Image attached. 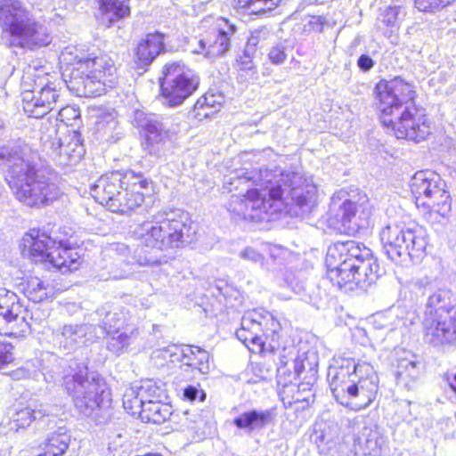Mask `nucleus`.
Returning a JSON list of instances; mask_svg holds the SVG:
<instances>
[{"label":"nucleus","mask_w":456,"mask_h":456,"mask_svg":"<svg viewBox=\"0 0 456 456\" xmlns=\"http://www.w3.org/2000/svg\"><path fill=\"white\" fill-rule=\"evenodd\" d=\"M324 18L322 16H310L305 20V32H322L323 29Z\"/></svg>","instance_id":"obj_52"},{"label":"nucleus","mask_w":456,"mask_h":456,"mask_svg":"<svg viewBox=\"0 0 456 456\" xmlns=\"http://www.w3.org/2000/svg\"><path fill=\"white\" fill-rule=\"evenodd\" d=\"M267 33L268 31L265 28L254 30L248 39L244 53H254L256 51V46L259 44L261 39L265 38Z\"/></svg>","instance_id":"obj_50"},{"label":"nucleus","mask_w":456,"mask_h":456,"mask_svg":"<svg viewBox=\"0 0 456 456\" xmlns=\"http://www.w3.org/2000/svg\"><path fill=\"white\" fill-rule=\"evenodd\" d=\"M449 386L453 392L456 393V373L452 378L448 379Z\"/></svg>","instance_id":"obj_64"},{"label":"nucleus","mask_w":456,"mask_h":456,"mask_svg":"<svg viewBox=\"0 0 456 456\" xmlns=\"http://www.w3.org/2000/svg\"><path fill=\"white\" fill-rule=\"evenodd\" d=\"M24 246L35 262H50L52 253L56 248L57 240L45 232L31 230L23 238Z\"/></svg>","instance_id":"obj_29"},{"label":"nucleus","mask_w":456,"mask_h":456,"mask_svg":"<svg viewBox=\"0 0 456 456\" xmlns=\"http://www.w3.org/2000/svg\"><path fill=\"white\" fill-rule=\"evenodd\" d=\"M261 327L264 328V339L265 343L270 340L272 351L275 352L279 348V332L281 330L280 322L267 312H261Z\"/></svg>","instance_id":"obj_37"},{"label":"nucleus","mask_w":456,"mask_h":456,"mask_svg":"<svg viewBox=\"0 0 456 456\" xmlns=\"http://www.w3.org/2000/svg\"><path fill=\"white\" fill-rule=\"evenodd\" d=\"M377 108L382 125L391 129L398 139L415 142L428 136L426 110L414 103L416 92L410 83L400 77L379 81L375 87Z\"/></svg>","instance_id":"obj_1"},{"label":"nucleus","mask_w":456,"mask_h":456,"mask_svg":"<svg viewBox=\"0 0 456 456\" xmlns=\"http://www.w3.org/2000/svg\"><path fill=\"white\" fill-rule=\"evenodd\" d=\"M379 237L385 254L397 265L408 260L420 264L427 256L428 232L423 226L393 219L381 229Z\"/></svg>","instance_id":"obj_10"},{"label":"nucleus","mask_w":456,"mask_h":456,"mask_svg":"<svg viewBox=\"0 0 456 456\" xmlns=\"http://www.w3.org/2000/svg\"><path fill=\"white\" fill-rule=\"evenodd\" d=\"M159 85L163 104L177 107L198 89L200 77L183 62L169 61L163 67Z\"/></svg>","instance_id":"obj_11"},{"label":"nucleus","mask_w":456,"mask_h":456,"mask_svg":"<svg viewBox=\"0 0 456 456\" xmlns=\"http://www.w3.org/2000/svg\"><path fill=\"white\" fill-rule=\"evenodd\" d=\"M97 314L101 318V326L107 334L113 331H119L128 321L127 313L122 308L114 307L110 304H105L97 310Z\"/></svg>","instance_id":"obj_33"},{"label":"nucleus","mask_w":456,"mask_h":456,"mask_svg":"<svg viewBox=\"0 0 456 456\" xmlns=\"http://www.w3.org/2000/svg\"><path fill=\"white\" fill-rule=\"evenodd\" d=\"M66 308H67V311H69V313H77L78 310H81V307L77 305L76 303H68L66 305Z\"/></svg>","instance_id":"obj_63"},{"label":"nucleus","mask_w":456,"mask_h":456,"mask_svg":"<svg viewBox=\"0 0 456 456\" xmlns=\"http://www.w3.org/2000/svg\"><path fill=\"white\" fill-rule=\"evenodd\" d=\"M437 425L441 431L449 434L454 426V422L451 418H443L437 422Z\"/></svg>","instance_id":"obj_59"},{"label":"nucleus","mask_w":456,"mask_h":456,"mask_svg":"<svg viewBox=\"0 0 456 456\" xmlns=\"http://www.w3.org/2000/svg\"><path fill=\"white\" fill-rule=\"evenodd\" d=\"M224 22V28H219L217 32L207 39H200L199 41L200 49L194 51L196 53L205 52V56L208 58H216L224 55L230 48L231 36L234 35L237 30L235 25L228 22L227 20H223Z\"/></svg>","instance_id":"obj_25"},{"label":"nucleus","mask_w":456,"mask_h":456,"mask_svg":"<svg viewBox=\"0 0 456 456\" xmlns=\"http://www.w3.org/2000/svg\"><path fill=\"white\" fill-rule=\"evenodd\" d=\"M137 395H139L144 403L156 402L165 396L164 384L161 381L146 379L141 382L139 386H135Z\"/></svg>","instance_id":"obj_39"},{"label":"nucleus","mask_w":456,"mask_h":456,"mask_svg":"<svg viewBox=\"0 0 456 456\" xmlns=\"http://www.w3.org/2000/svg\"><path fill=\"white\" fill-rule=\"evenodd\" d=\"M91 326L85 323H69L52 329L53 342L68 352L85 345Z\"/></svg>","instance_id":"obj_24"},{"label":"nucleus","mask_w":456,"mask_h":456,"mask_svg":"<svg viewBox=\"0 0 456 456\" xmlns=\"http://www.w3.org/2000/svg\"><path fill=\"white\" fill-rule=\"evenodd\" d=\"M135 182L147 183V177L133 170L112 171L102 175L91 185V194L97 202L109 210H120L121 207L126 208V204L122 205L115 197L118 196L124 186L134 187Z\"/></svg>","instance_id":"obj_13"},{"label":"nucleus","mask_w":456,"mask_h":456,"mask_svg":"<svg viewBox=\"0 0 456 456\" xmlns=\"http://www.w3.org/2000/svg\"><path fill=\"white\" fill-rule=\"evenodd\" d=\"M415 7L420 11L426 12L428 11V0H413Z\"/></svg>","instance_id":"obj_62"},{"label":"nucleus","mask_w":456,"mask_h":456,"mask_svg":"<svg viewBox=\"0 0 456 456\" xmlns=\"http://www.w3.org/2000/svg\"><path fill=\"white\" fill-rule=\"evenodd\" d=\"M152 191V183L147 178V183L135 182V186L132 188L130 185L124 186L122 191L115 197L122 205L126 204V208L120 210H110L114 213L127 214L142 207L145 197L150 196Z\"/></svg>","instance_id":"obj_30"},{"label":"nucleus","mask_w":456,"mask_h":456,"mask_svg":"<svg viewBox=\"0 0 456 456\" xmlns=\"http://www.w3.org/2000/svg\"><path fill=\"white\" fill-rule=\"evenodd\" d=\"M110 337L107 340V348L113 354L119 355L127 348L134 337L138 335L135 329H132L128 334L126 331H113L108 334Z\"/></svg>","instance_id":"obj_41"},{"label":"nucleus","mask_w":456,"mask_h":456,"mask_svg":"<svg viewBox=\"0 0 456 456\" xmlns=\"http://www.w3.org/2000/svg\"><path fill=\"white\" fill-rule=\"evenodd\" d=\"M70 371L63 378V386L72 397L80 414L92 418L97 424L106 423L110 416V392L98 374H88L87 366L71 361Z\"/></svg>","instance_id":"obj_7"},{"label":"nucleus","mask_w":456,"mask_h":456,"mask_svg":"<svg viewBox=\"0 0 456 456\" xmlns=\"http://www.w3.org/2000/svg\"><path fill=\"white\" fill-rule=\"evenodd\" d=\"M165 35L160 32L148 34L134 50V62L139 69H146L165 50Z\"/></svg>","instance_id":"obj_28"},{"label":"nucleus","mask_w":456,"mask_h":456,"mask_svg":"<svg viewBox=\"0 0 456 456\" xmlns=\"http://www.w3.org/2000/svg\"><path fill=\"white\" fill-rule=\"evenodd\" d=\"M57 244L49 263L61 272L77 270L81 263V256L78 251L73 248L64 247L61 240H59Z\"/></svg>","instance_id":"obj_31"},{"label":"nucleus","mask_w":456,"mask_h":456,"mask_svg":"<svg viewBox=\"0 0 456 456\" xmlns=\"http://www.w3.org/2000/svg\"><path fill=\"white\" fill-rule=\"evenodd\" d=\"M277 384L282 387L279 391L281 396L285 394V389L293 383L302 373L303 363L297 361V347L293 345L277 349Z\"/></svg>","instance_id":"obj_21"},{"label":"nucleus","mask_w":456,"mask_h":456,"mask_svg":"<svg viewBox=\"0 0 456 456\" xmlns=\"http://www.w3.org/2000/svg\"><path fill=\"white\" fill-rule=\"evenodd\" d=\"M375 65V61L367 54H362L357 60V66L363 72L370 70Z\"/></svg>","instance_id":"obj_56"},{"label":"nucleus","mask_w":456,"mask_h":456,"mask_svg":"<svg viewBox=\"0 0 456 456\" xmlns=\"http://www.w3.org/2000/svg\"><path fill=\"white\" fill-rule=\"evenodd\" d=\"M45 146L51 151V156L61 166H73L80 161L85 154L80 134L69 132L63 137H55L45 142Z\"/></svg>","instance_id":"obj_19"},{"label":"nucleus","mask_w":456,"mask_h":456,"mask_svg":"<svg viewBox=\"0 0 456 456\" xmlns=\"http://www.w3.org/2000/svg\"><path fill=\"white\" fill-rule=\"evenodd\" d=\"M289 199H274L270 198L265 192H261L256 199L249 200L248 198L233 194L227 204V209L236 216H245L248 208L258 211V217L264 219L267 216V219L275 218V215L281 213L286 205H289Z\"/></svg>","instance_id":"obj_17"},{"label":"nucleus","mask_w":456,"mask_h":456,"mask_svg":"<svg viewBox=\"0 0 456 456\" xmlns=\"http://www.w3.org/2000/svg\"><path fill=\"white\" fill-rule=\"evenodd\" d=\"M114 61L106 54L76 55L67 65L62 79L67 88L78 97H96L112 88L117 80Z\"/></svg>","instance_id":"obj_8"},{"label":"nucleus","mask_w":456,"mask_h":456,"mask_svg":"<svg viewBox=\"0 0 456 456\" xmlns=\"http://www.w3.org/2000/svg\"><path fill=\"white\" fill-rule=\"evenodd\" d=\"M134 125L143 131L145 141L142 143L144 151L150 155L159 157L165 151L168 132L163 118L154 113L135 110Z\"/></svg>","instance_id":"obj_16"},{"label":"nucleus","mask_w":456,"mask_h":456,"mask_svg":"<svg viewBox=\"0 0 456 456\" xmlns=\"http://www.w3.org/2000/svg\"><path fill=\"white\" fill-rule=\"evenodd\" d=\"M118 125L116 118L109 113L98 118L95 123V130L102 140L111 142L114 140L113 133L118 128Z\"/></svg>","instance_id":"obj_42"},{"label":"nucleus","mask_w":456,"mask_h":456,"mask_svg":"<svg viewBox=\"0 0 456 456\" xmlns=\"http://www.w3.org/2000/svg\"><path fill=\"white\" fill-rule=\"evenodd\" d=\"M26 78L23 77L22 93L23 110L28 117L40 118L53 110L57 104L60 94L54 82L43 84V79L35 81L33 88H26Z\"/></svg>","instance_id":"obj_14"},{"label":"nucleus","mask_w":456,"mask_h":456,"mask_svg":"<svg viewBox=\"0 0 456 456\" xmlns=\"http://www.w3.org/2000/svg\"><path fill=\"white\" fill-rule=\"evenodd\" d=\"M12 346L11 344L0 341V369L12 361Z\"/></svg>","instance_id":"obj_53"},{"label":"nucleus","mask_w":456,"mask_h":456,"mask_svg":"<svg viewBox=\"0 0 456 456\" xmlns=\"http://www.w3.org/2000/svg\"><path fill=\"white\" fill-rule=\"evenodd\" d=\"M0 165L6 167V181L24 205L42 208L60 198L61 192L56 183L26 158L20 146L0 147Z\"/></svg>","instance_id":"obj_4"},{"label":"nucleus","mask_w":456,"mask_h":456,"mask_svg":"<svg viewBox=\"0 0 456 456\" xmlns=\"http://www.w3.org/2000/svg\"><path fill=\"white\" fill-rule=\"evenodd\" d=\"M240 256L241 258L245 260L251 261L253 263H263L264 256L262 254H260L258 251H256L253 248H246L245 249L241 250L240 253Z\"/></svg>","instance_id":"obj_54"},{"label":"nucleus","mask_w":456,"mask_h":456,"mask_svg":"<svg viewBox=\"0 0 456 456\" xmlns=\"http://www.w3.org/2000/svg\"><path fill=\"white\" fill-rule=\"evenodd\" d=\"M296 358L297 361H299L303 363L304 367L302 368V373L305 371L308 374L305 376V378H310V379L315 380L318 366L316 354L314 352H305L302 354H299L298 351L297 350Z\"/></svg>","instance_id":"obj_45"},{"label":"nucleus","mask_w":456,"mask_h":456,"mask_svg":"<svg viewBox=\"0 0 456 456\" xmlns=\"http://www.w3.org/2000/svg\"><path fill=\"white\" fill-rule=\"evenodd\" d=\"M308 380L305 382H301L297 385V392L300 393L301 391H310L311 387L314 386L315 380L310 379V378H307Z\"/></svg>","instance_id":"obj_61"},{"label":"nucleus","mask_w":456,"mask_h":456,"mask_svg":"<svg viewBox=\"0 0 456 456\" xmlns=\"http://www.w3.org/2000/svg\"><path fill=\"white\" fill-rule=\"evenodd\" d=\"M0 28L1 38L8 46L32 50L52 41L47 28L20 0H0Z\"/></svg>","instance_id":"obj_9"},{"label":"nucleus","mask_w":456,"mask_h":456,"mask_svg":"<svg viewBox=\"0 0 456 456\" xmlns=\"http://www.w3.org/2000/svg\"><path fill=\"white\" fill-rule=\"evenodd\" d=\"M281 0H233L235 9L246 10L248 14L261 15L273 10Z\"/></svg>","instance_id":"obj_38"},{"label":"nucleus","mask_w":456,"mask_h":456,"mask_svg":"<svg viewBox=\"0 0 456 456\" xmlns=\"http://www.w3.org/2000/svg\"><path fill=\"white\" fill-rule=\"evenodd\" d=\"M445 183L436 172H429V219L444 218L451 210L450 194L445 190Z\"/></svg>","instance_id":"obj_26"},{"label":"nucleus","mask_w":456,"mask_h":456,"mask_svg":"<svg viewBox=\"0 0 456 456\" xmlns=\"http://www.w3.org/2000/svg\"><path fill=\"white\" fill-rule=\"evenodd\" d=\"M287 48L283 44H278L272 47L269 52V59L273 64L283 63L287 59Z\"/></svg>","instance_id":"obj_51"},{"label":"nucleus","mask_w":456,"mask_h":456,"mask_svg":"<svg viewBox=\"0 0 456 456\" xmlns=\"http://www.w3.org/2000/svg\"><path fill=\"white\" fill-rule=\"evenodd\" d=\"M70 443V436L65 432L52 433L45 443L44 450L46 456H63Z\"/></svg>","instance_id":"obj_40"},{"label":"nucleus","mask_w":456,"mask_h":456,"mask_svg":"<svg viewBox=\"0 0 456 456\" xmlns=\"http://www.w3.org/2000/svg\"><path fill=\"white\" fill-rule=\"evenodd\" d=\"M452 0H429V12L431 9L444 8L451 4Z\"/></svg>","instance_id":"obj_60"},{"label":"nucleus","mask_w":456,"mask_h":456,"mask_svg":"<svg viewBox=\"0 0 456 456\" xmlns=\"http://www.w3.org/2000/svg\"><path fill=\"white\" fill-rule=\"evenodd\" d=\"M411 359H407V358H399L397 360V364H396V375L397 377H403L404 376V373L406 372V370H408V368H410L411 366Z\"/></svg>","instance_id":"obj_58"},{"label":"nucleus","mask_w":456,"mask_h":456,"mask_svg":"<svg viewBox=\"0 0 456 456\" xmlns=\"http://www.w3.org/2000/svg\"><path fill=\"white\" fill-rule=\"evenodd\" d=\"M401 12L400 6H388L380 12L379 20L385 26L389 28L397 27L399 15Z\"/></svg>","instance_id":"obj_47"},{"label":"nucleus","mask_w":456,"mask_h":456,"mask_svg":"<svg viewBox=\"0 0 456 456\" xmlns=\"http://www.w3.org/2000/svg\"><path fill=\"white\" fill-rule=\"evenodd\" d=\"M327 277L346 290L367 289L380 277V267L372 251L355 240L337 241L328 248Z\"/></svg>","instance_id":"obj_3"},{"label":"nucleus","mask_w":456,"mask_h":456,"mask_svg":"<svg viewBox=\"0 0 456 456\" xmlns=\"http://www.w3.org/2000/svg\"><path fill=\"white\" fill-rule=\"evenodd\" d=\"M162 358L175 363L181 362V369L184 371L197 370L200 374H207L210 370L209 354L206 350L193 346L180 348L175 346L167 347L161 351Z\"/></svg>","instance_id":"obj_18"},{"label":"nucleus","mask_w":456,"mask_h":456,"mask_svg":"<svg viewBox=\"0 0 456 456\" xmlns=\"http://www.w3.org/2000/svg\"><path fill=\"white\" fill-rule=\"evenodd\" d=\"M252 54L244 53V57L240 58L239 77L243 81H249L255 78L256 69L251 59Z\"/></svg>","instance_id":"obj_48"},{"label":"nucleus","mask_w":456,"mask_h":456,"mask_svg":"<svg viewBox=\"0 0 456 456\" xmlns=\"http://www.w3.org/2000/svg\"><path fill=\"white\" fill-rule=\"evenodd\" d=\"M79 117L80 110L78 108L67 105L59 110L57 119L69 126L71 125V121L77 119Z\"/></svg>","instance_id":"obj_49"},{"label":"nucleus","mask_w":456,"mask_h":456,"mask_svg":"<svg viewBox=\"0 0 456 456\" xmlns=\"http://www.w3.org/2000/svg\"><path fill=\"white\" fill-rule=\"evenodd\" d=\"M259 320L260 311L248 312L241 318L240 328L236 330L238 339L250 350H254L250 346H256L259 351L264 350L265 346L264 328L261 327Z\"/></svg>","instance_id":"obj_23"},{"label":"nucleus","mask_w":456,"mask_h":456,"mask_svg":"<svg viewBox=\"0 0 456 456\" xmlns=\"http://www.w3.org/2000/svg\"><path fill=\"white\" fill-rule=\"evenodd\" d=\"M200 395V401H204L206 395L202 390L198 389L196 387L188 386L183 389V396L189 401H195Z\"/></svg>","instance_id":"obj_55"},{"label":"nucleus","mask_w":456,"mask_h":456,"mask_svg":"<svg viewBox=\"0 0 456 456\" xmlns=\"http://www.w3.org/2000/svg\"><path fill=\"white\" fill-rule=\"evenodd\" d=\"M23 310L18 296L4 288H0V334L11 335L16 330H22L27 325Z\"/></svg>","instance_id":"obj_20"},{"label":"nucleus","mask_w":456,"mask_h":456,"mask_svg":"<svg viewBox=\"0 0 456 456\" xmlns=\"http://www.w3.org/2000/svg\"><path fill=\"white\" fill-rule=\"evenodd\" d=\"M411 191L418 208H421L423 215L428 214V174L426 170L415 173L411 178Z\"/></svg>","instance_id":"obj_34"},{"label":"nucleus","mask_w":456,"mask_h":456,"mask_svg":"<svg viewBox=\"0 0 456 456\" xmlns=\"http://www.w3.org/2000/svg\"><path fill=\"white\" fill-rule=\"evenodd\" d=\"M456 344V306L447 291L429 296V345L445 347Z\"/></svg>","instance_id":"obj_12"},{"label":"nucleus","mask_w":456,"mask_h":456,"mask_svg":"<svg viewBox=\"0 0 456 456\" xmlns=\"http://www.w3.org/2000/svg\"><path fill=\"white\" fill-rule=\"evenodd\" d=\"M250 186H257L270 198L290 199L304 211L310 210L316 201V188L297 172H283L281 169H252L231 172L224 181L229 192L239 191L245 197Z\"/></svg>","instance_id":"obj_2"},{"label":"nucleus","mask_w":456,"mask_h":456,"mask_svg":"<svg viewBox=\"0 0 456 456\" xmlns=\"http://www.w3.org/2000/svg\"><path fill=\"white\" fill-rule=\"evenodd\" d=\"M171 415V406L167 403H162L161 400H159L156 402H147L142 412H141L140 418L145 422L162 424L167 420Z\"/></svg>","instance_id":"obj_35"},{"label":"nucleus","mask_w":456,"mask_h":456,"mask_svg":"<svg viewBox=\"0 0 456 456\" xmlns=\"http://www.w3.org/2000/svg\"><path fill=\"white\" fill-rule=\"evenodd\" d=\"M46 415L45 411L33 410L31 408H24L18 411L15 414L14 422L17 428H25L37 419H42Z\"/></svg>","instance_id":"obj_44"},{"label":"nucleus","mask_w":456,"mask_h":456,"mask_svg":"<svg viewBox=\"0 0 456 456\" xmlns=\"http://www.w3.org/2000/svg\"><path fill=\"white\" fill-rule=\"evenodd\" d=\"M141 243L160 251L184 248L195 240L189 214L181 209H162L133 232Z\"/></svg>","instance_id":"obj_6"},{"label":"nucleus","mask_w":456,"mask_h":456,"mask_svg":"<svg viewBox=\"0 0 456 456\" xmlns=\"http://www.w3.org/2000/svg\"><path fill=\"white\" fill-rule=\"evenodd\" d=\"M26 294L28 298L35 303L42 302L48 297L47 287L38 279L29 281Z\"/></svg>","instance_id":"obj_46"},{"label":"nucleus","mask_w":456,"mask_h":456,"mask_svg":"<svg viewBox=\"0 0 456 456\" xmlns=\"http://www.w3.org/2000/svg\"><path fill=\"white\" fill-rule=\"evenodd\" d=\"M424 367H425L424 363L411 360V366H410V368H408V370L404 373V376H408L411 379H416L419 376L420 370H424Z\"/></svg>","instance_id":"obj_57"},{"label":"nucleus","mask_w":456,"mask_h":456,"mask_svg":"<svg viewBox=\"0 0 456 456\" xmlns=\"http://www.w3.org/2000/svg\"><path fill=\"white\" fill-rule=\"evenodd\" d=\"M274 409H250L237 415L232 424L247 436L258 434L274 423Z\"/></svg>","instance_id":"obj_22"},{"label":"nucleus","mask_w":456,"mask_h":456,"mask_svg":"<svg viewBox=\"0 0 456 456\" xmlns=\"http://www.w3.org/2000/svg\"><path fill=\"white\" fill-rule=\"evenodd\" d=\"M97 2L100 10V22L107 28L130 14V8L124 0H97Z\"/></svg>","instance_id":"obj_32"},{"label":"nucleus","mask_w":456,"mask_h":456,"mask_svg":"<svg viewBox=\"0 0 456 456\" xmlns=\"http://www.w3.org/2000/svg\"><path fill=\"white\" fill-rule=\"evenodd\" d=\"M361 206L349 199L341 200L333 197L330 207V224L340 232L354 234L369 224L368 215L362 211Z\"/></svg>","instance_id":"obj_15"},{"label":"nucleus","mask_w":456,"mask_h":456,"mask_svg":"<svg viewBox=\"0 0 456 456\" xmlns=\"http://www.w3.org/2000/svg\"><path fill=\"white\" fill-rule=\"evenodd\" d=\"M137 391L138 390L134 386L126 390L123 395V406L129 414H138L141 416V412H142L145 403L142 398L137 395Z\"/></svg>","instance_id":"obj_43"},{"label":"nucleus","mask_w":456,"mask_h":456,"mask_svg":"<svg viewBox=\"0 0 456 456\" xmlns=\"http://www.w3.org/2000/svg\"><path fill=\"white\" fill-rule=\"evenodd\" d=\"M327 378L336 400L354 411L368 407L376 397L379 379L366 362H356L345 354L335 355Z\"/></svg>","instance_id":"obj_5"},{"label":"nucleus","mask_w":456,"mask_h":456,"mask_svg":"<svg viewBox=\"0 0 456 456\" xmlns=\"http://www.w3.org/2000/svg\"><path fill=\"white\" fill-rule=\"evenodd\" d=\"M387 444V437L379 428L370 424L362 428L356 439V450L362 456H383Z\"/></svg>","instance_id":"obj_27"},{"label":"nucleus","mask_w":456,"mask_h":456,"mask_svg":"<svg viewBox=\"0 0 456 456\" xmlns=\"http://www.w3.org/2000/svg\"><path fill=\"white\" fill-rule=\"evenodd\" d=\"M224 102V97L222 94H205L203 96L200 97L194 104L196 116L208 118L221 107Z\"/></svg>","instance_id":"obj_36"}]
</instances>
